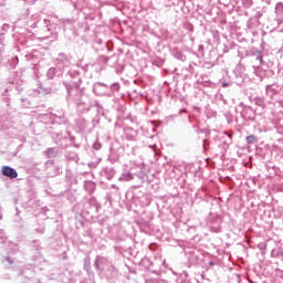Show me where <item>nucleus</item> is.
Here are the masks:
<instances>
[{
  "label": "nucleus",
  "instance_id": "obj_1",
  "mask_svg": "<svg viewBox=\"0 0 283 283\" xmlns=\"http://www.w3.org/2000/svg\"><path fill=\"white\" fill-rule=\"evenodd\" d=\"M275 21L277 25H282L283 23V2H276L274 7Z\"/></svg>",
  "mask_w": 283,
  "mask_h": 283
},
{
  "label": "nucleus",
  "instance_id": "obj_2",
  "mask_svg": "<svg viewBox=\"0 0 283 283\" xmlns=\"http://www.w3.org/2000/svg\"><path fill=\"white\" fill-rule=\"evenodd\" d=\"M2 174H3V176H7L8 178H17V176H19L17 170H14V168H11L9 166L2 167Z\"/></svg>",
  "mask_w": 283,
  "mask_h": 283
},
{
  "label": "nucleus",
  "instance_id": "obj_3",
  "mask_svg": "<svg viewBox=\"0 0 283 283\" xmlns=\"http://www.w3.org/2000/svg\"><path fill=\"white\" fill-rule=\"evenodd\" d=\"M252 56H254V59L259 61V65H262L264 63L262 51H259V50L253 51Z\"/></svg>",
  "mask_w": 283,
  "mask_h": 283
},
{
  "label": "nucleus",
  "instance_id": "obj_4",
  "mask_svg": "<svg viewBox=\"0 0 283 283\" xmlns=\"http://www.w3.org/2000/svg\"><path fill=\"white\" fill-rule=\"evenodd\" d=\"M76 125H77L80 132H83V130H85V127H87V122L83 118H80L76 120Z\"/></svg>",
  "mask_w": 283,
  "mask_h": 283
},
{
  "label": "nucleus",
  "instance_id": "obj_5",
  "mask_svg": "<svg viewBox=\"0 0 283 283\" xmlns=\"http://www.w3.org/2000/svg\"><path fill=\"white\" fill-rule=\"evenodd\" d=\"M245 140H247L248 145H253V143H256L255 135L247 136Z\"/></svg>",
  "mask_w": 283,
  "mask_h": 283
},
{
  "label": "nucleus",
  "instance_id": "obj_6",
  "mask_svg": "<svg viewBox=\"0 0 283 283\" xmlns=\"http://www.w3.org/2000/svg\"><path fill=\"white\" fill-rule=\"evenodd\" d=\"M103 262H107V259L106 258H96L95 268L98 269L99 264H103Z\"/></svg>",
  "mask_w": 283,
  "mask_h": 283
},
{
  "label": "nucleus",
  "instance_id": "obj_7",
  "mask_svg": "<svg viewBox=\"0 0 283 283\" xmlns=\"http://www.w3.org/2000/svg\"><path fill=\"white\" fill-rule=\"evenodd\" d=\"M133 179H134V175H132V172H127V174H124L122 176V180L129 181V180H133Z\"/></svg>",
  "mask_w": 283,
  "mask_h": 283
},
{
  "label": "nucleus",
  "instance_id": "obj_8",
  "mask_svg": "<svg viewBox=\"0 0 283 283\" xmlns=\"http://www.w3.org/2000/svg\"><path fill=\"white\" fill-rule=\"evenodd\" d=\"M112 92H118V90H120V84L119 83H114L111 86Z\"/></svg>",
  "mask_w": 283,
  "mask_h": 283
},
{
  "label": "nucleus",
  "instance_id": "obj_9",
  "mask_svg": "<svg viewBox=\"0 0 283 283\" xmlns=\"http://www.w3.org/2000/svg\"><path fill=\"white\" fill-rule=\"evenodd\" d=\"M93 148L96 150L101 149V143H98V142L94 143Z\"/></svg>",
  "mask_w": 283,
  "mask_h": 283
},
{
  "label": "nucleus",
  "instance_id": "obj_10",
  "mask_svg": "<svg viewBox=\"0 0 283 283\" xmlns=\"http://www.w3.org/2000/svg\"><path fill=\"white\" fill-rule=\"evenodd\" d=\"M222 87H229V83L223 82V83H222Z\"/></svg>",
  "mask_w": 283,
  "mask_h": 283
},
{
  "label": "nucleus",
  "instance_id": "obj_11",
  "mask_svg": "<svg viewBox=\"0 0 283 283\" xmlns=\"http://www.w3.org/2000/svg\"><path fill=\"white\" fill-rule=\"evenodd\" d=\"M109 271H116V268H114V265H109Z\"/></svg>",
  "mask_w": 283,
  "mask_h": 283
},
{
  "label": "nucleus",
  "instance_id": "obj_12",
  "mask_svg": "<svg viewBox=\"0 0 283 283\" xmlns=\"http://www.w3.org/2000/svg\"><path fill=\"white\" fill-rule=\"evenodd\" d=\"M277 191H283V187H277Z\"/></svg>",
  "mask_w": 283,
  "mask_h": 283
},
{
  "label": "nucleus",
  "instance_id": "obj_13",
  "mask_svg": "<svg viewBox=\"0 0 283 283\" xmlns=\"http://www.w3.org/2000/svg\"><path fill=\"white\" fill-rule=\"evenodd\" d=\"M187 112V109H181L180 114H185Z\"/></svg>",
  "mask_w": 283,
  "mask_h": 283
},
{
  "label": "nucleus",
  "instance_id": "obj_14",
  "mask_svg": "<svg viewBox=\"0 0 283 283\" xmlns=\"http://www.w3.org/2000/svg\"><path fill=\"white\" fill-rule=\"evenodd\" d=\"M209 265H210V266H213V265H214L213 261H210V262H209Z\"/></svg>",
  "mask_w": 283,
  "mask_h": 283
},
{
  "label": "nucleus",
  "instance_id": "obj_15",
  "mask_svg": "<svg viewBox=\"0 0 283 283\" xmlns=\"http://www.w3.org/2000/svg\"><path fill=\"white\" fill-rule=\"evenodd\" d=\"M88 282H90V283H95V282H94V281H92V280H90Z\"/></svg>",
  "mask_w": 283,
  "mask_h": 283
},
{
  "label": "nucleus",
  "instance_id": "obj_16",
  "mask_svg": "<svg viewBox=\"0 0 283 283\" xmlns=\"http://www.w3.org/2000/svg\"><path fill=\"white\" fill-rule=\"evenodd\" d=\"M75 87H78V84H75Z\"/></svg>",
  "mask_w": 283,
  "mask_h": 283
}]
</instances>
